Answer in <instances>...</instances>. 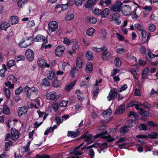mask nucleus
Here are the masks:
<instances>
[{
  "mask_svg": "<svg viewBox=\"0 0 158 158\" xmlns=\"http://www.w3.org/2000/svg\"><path fill=\"white\" fill-rule=\"evenodd\" d=\"M33 36L26 37L22 40V42H20V47L26 48L30 46L34 42Z\"/></svg>",
  "mask_w": 158,
  "mask_h": 158,
  "instance_id": "obj_1",
  "label": "nucleus"
},
{
  "mask_svg": "<svg viewBox=\"0 0 158 158\" xmlns=\"http://www.w3.org/2000/svg\"><path fill=\"white\" fill-rule=\"evenodd\" d=\"M122 6L123 3L120 1H117L116 2L115 4L112 6L110 8V9L114 12H120L121 11Z\"/></svg>",
  "mask_w": 158,
  "mask_h": 158,
  "instance_id": "obj_2",
  "label": "nucleus"
},
{
  "mask_svg": "<svg viewBox=\"0 0 158 158\" xmlns=\"http://www.w3.org/2000/svg\"><path fill=\"white\" fill-rule=\"evenodd\" d=\"M25 55L27 59L29 61H32L34 59V53L30 49H28L25 52Z\"/></svg>",
  "mask_w": 158,
  "mask_h": 158,
  "instance_id": "obj_3",
  "label": "nucleus"
},
{
  "mask_svg": "<svg viewBox=\"0 0 158 158\" xmlns=\"http://www.w3.org/2000/svg\"><path fill=\"white\" fill-rule=\"evenodd\" d=\"M59 98V97L56 95V93L55 92H50L48 93L46 96V98L48 100H51V101H54L57 100Z\"/></svg>",
  "mask_w": 158,
  "mask_h": 158,
  "instance_id": "obj_4",
  "label": "nucleus"
},
{
  "mask_svg": "<svg viewBox=\"0 0 158 158\" xmlns=\"http://www.w3.org/2000/svg\"><path fill=\"white\" fill-rule=\"evenodd\" d=\"M118 92L116 88H114L113 90L111 89L109 95L107 97L108 100L110 101L113 100L114 98H116Z\"/></svg>",
  "mask_w": 158,
  "mask_h": 158,
  "instance_id": "obj_5",
  "label": "nucleus"
},
{
  "mask_svg": "<svg viewBox=\"0 0 158 158\" xmlns=\"http://www.w3.org/2000/svg\"><path fill=\"white\" fill-rule=\"evenodd\" d=\"M57 23L56 21L50 22L48 25V28L49 31L51 32L54 31L58 28Z\"/></svg>",
  "mask_w": 158,
  "mask_h": 158,
  "instance_id": "obj_6",
  "label": "nucleus"
},
{
  "mask_svg": "<svg viewBox=\"0 0 158 158\" xmlns=\"http://www.w3.org/2000/svg\"><path fill=\"white\" fill-rule=\"evenodd\" d=\"M34 40L36 42H43L42 47L44 46V44H46L48 42V40L45 39V37L40 34L37 35L35 38Z\"/></svg>",
  "mask_w": 158,
  "mask_h": 158,
  "instance_id": "obj_7",
  "label": "nucleus"
},
{
  "mask_svg": "<svg viewBox=\"0 0 158 158\" xmlns=\"http://www.w3.org/2000/svg\"><path fill=\"white\" fill-rule=\"evenodd\" d=\"M150 33L148 35L147 31L145 30H143L141 31L142 40L144 43L148 42L150 38Z\"/></svg>",
  "mask_w": 158,
  "mask_h": 158,
  "instance_id": "obj_8",
  "label": "nucleus"
},
{
  "mask_svg": "<svg viewBox=\"0 0 158 158\" xmlns=\"http://www.w3.org/2000/svg\"><path fill=\"white\" fill-rule=\"evenodd\" d=\"M64 47L63 46H58L55 50V53L56 56H61L64 52Z\"/></svg>",
  "mask_w": 158,
  "mask_h": 158,
  "instance_id": "obj_9",
  "label": "nucleus"
},
{
  "mask_svg": "<svg viewBox=\"0 0 158 158\" xmlns=\"http://www.w3.org/2000/svg\"><path fill=\"white\" fill-rule=\"evenodd\" d=\"M122 11L125 15H128L131 12V7L128 5H125L122 7Z\"/></svg>",
  "mask_w": 158,
  "mask_h": 158,
  "instance_id": "obj_10",
  "label": "nucleus"
},
{
  "mask_svg": "<svg viewBox=\"0 0 158 158\" xmlns=\"http://www.w3.org/2000/svg\"><path fill=\"white\" fill-rule=\"evenodd\" d=\"M102 59L103 60H107L111 57V53L108 52L107 48H106L102 53Z\"/></svg>",
  "mask_w": 158,
  "mask_h": 158,
  "instance_id": "obj_11",
  "label": "nucleus"
},
{
  "mask_svg": "<svg viewBox=\"0 0 158 158\" xmlns=\"http://www.w3.org/2000/svg\"><path fill=\"white\" fill-rule=\"evenodd\" d=\"M80 134V132L78 129L74 131H68V136L69 137L75 138L79 136Z\"/></svg>",
  "mask_w": 158,
  "mask_h": 158,
  "instance_id": "obj_12",
  "label": "nucleus"
},
{
  "mask_svg": "<svg viewBox=\"0 0 158 158\" xmlns=\"http://www.w3.org/2000/svg\"><path fill=\"white\" fill-rule=\"evenodd\" d=\"M19 132L15 128H12L11 129V138L13 140H15L19 138Z\"/></svg>",
  "mask_w": 158,
  "mask_h": 158,
  "instance_id": "obj_13",
  "label": "nucleus"
},
{
  "mask_svg": "<svg viewBox=\"0 0 158 158\" xmlns=\"http://www.w3.org/2000/svg\"><path fill=\"white\" fill-rule=\"evenodd\" d=\"M125 110V106L124 104L120 105L118 108L116 109L115 112V115H120L123 114Z\"/></svg>",
  "mask_w": 158,
  "mask_h": 158,
  "instance_id": "obj_14",
  "label": "nucleus"
},
{
  "mask_svg": "<svg viewBox=\"0 0 158 158\" xmlns=\"http://www.w3.org/2000/svg\"><path fill=\"white\" fill-rule=\"evenodd\" d=\"M156 57V55L153 54L151 52L148 51L145 55V57L147 60L150 62L152 60L154 59Z\"/></svg>",
  "mask_w": 158,
  "mask_h": 158,
  "instance_id": "obj_15",
  "label": "nucleus"
},
{
  "mask_svg": "<svg viewBox=\"0 0 158 158\" xmlns=\"http://www.w3.org/2000/svg\"><path fill=\"white\" fill-rule=\"evenodd\" d=\"M10 26L9 23L6 22H3L0 25V30L6 31L7 28Z\"/></svg>",
  "mask_w": 158,
  "mask_h": 158,
  "instance_id": "obj_16",
  "label": "nucleus"
},
{
  "mask_svg": "<svg viewBox=\"0 0 158 158\" xmlns=\"http://www.w3.org/2000/svg\"><path fill=\"white\" fill-rule=\"evenodd\" d=\"M97 3L96 0L93 1V0H89L86 2L85 4V7L86 8L89 7L91 8Z\"/></svg>",
  "mask_w": 158,
  "mask_h": 158,
  "instance_id": "obj_17",
  "label": "nucleus"
},
{
  "mask_svg": "<svg viewBox=\"0 0 158 158\" xmlns=\"http://www.w3.org/2000/svg\"><path fill=\"white\" fill-rule=\"evenodd\" d=\"M60 81L58 80L57 77L54 78L52 83V86L54 88H57L61 86Z\"/></svg>",
  "mask_w": 158,
  "mask_h": 158,
  "instance_id": "obj_18",
  "label": "nucleus"
},
{
  "mask_svg": "<svg viewBox=\"0 0 158 158\" xmlns=\"http://www.w3.org/2000/svg\"><path fill=\"white\" fill-rule=\"evenodd\" d=\"M19 18L15 16H13L10 17V22L11 24L14 25L16 24L19 22Z\"/></svg>",
  "mask_w": 158,
  "mask_h": 158,
  "instance_id": "obj_19",
  "label": "nucleus"
},
{
  "mask_svg": "<svg viewBox=\"0 0 158 158\" xmlns=\"http://www.w3.org/2000/svg\"><path fill=\"white\" fill-rule=\"evenodd\" d=\"M56 75L55 72L54 71H48L47 72V78L49 80H52L53 77H54V78H56Z\"/></svg>",
  "mask_w": 158,
  "mask_h": 158,
  "instance_id": "obj_20",
  "label": "nucleus"
},
{
  "mask_svg": "<svg viewBox=\"0 0 158 158\" xmlns=\"http://www.w3.org/2000/svg\"><path fill=\"white\" fill-rule=\"evenodd\" d=\"M83 135H85V137L84 140L85 142H89L88 144H90L92 143V141H90L92 140V135L91 134L87 135V133H85Z\"/></svg>",
  "mask_w": 158,
  "mask_h": 158,
  "instance_id": "obj_21",
  "label": "nucleus"
},
{
  "mask_svg": "<svg viewBox=\"0 0 158 158\" xmlns=\"http://www.w3.org/2000/svg\"><path fill=\"white\" fill-rule=\"evenodd\" d=\"M138 113L140 115L145 117H148L149 115V112L144 110L143 109H140V111H138Z\"/></svg>",
  "mask_w": 158,
  "mask_h": 158,
  "instance_id": "obj_22",
  "label": "nucleus"
},
{
  "mask_svg": "<svg viewBox=\"0 0 158 158\" xmlns=\"http://www.w3.org/2000/svg\"><path fill=\"white\" fill-rule=\"evenodd\" d=\"M93 64L91 63L86 64L85 69L86 72L88 73H91L93 71Z\"/></svg>",
  "mask_w": 158,
  "mask_h": 158,
  "instance_id": "obj_23",
  "label": "nucleus"
},
{
  "mask_svg": "<svg viewBox=\"0 0 158 158\" xmlns=\"http://www.w3.org/2000/svg\"><path fill=\"white\" fill-rule=\"evenodd\" d=\"M41 85L42 86L46 87L49 86L50 83L47 78H44L42 80L41 82Z\"/></svg>",
  "mask_w": 158,
  "mask_h": 158,
  "instance_id": "obj_24",
  "label": "nucleus"
},
{
  "mask_svg": "<svg viewBox=\"0 0 158 158\" xmlns=\"http://www.w3.org/2000/svg\"><path fill=\"white\" fill-rule=\"evenodd\" d=\"M110 11L108 8L104 9L102 13V17L103 18L107 17L109 15Z\"/></svg>",
  "mask_w": 158,
  "mask_h": 158,
  "instance_id": "obj_25",
  "label": "nucleus"
},
{
  "mask_svg": "<svg viewBox=\"0 0 158 158\" xmlns=\"http://www.w3.org/2000/svg\"><path fill=\"white\" fill-rule=\"evenodd\" d=\"M76 66L77 68L81 69L83 61L82 59L80 57L77 58L76 60Z\"/></svg>",
  "mask_w": 158,
  "mask_h": 158,
  "instance_id": "obj_26",
  "label": "nucleus"
},
{
  "mask_svg": "<svg viewBox=\"0 0 158 158\" xmlns=\"http://www.w3.org/2000/svg\"><path fill=\"white\" fill-rule=\"evenodd\" d=\"M112 111L110 108L103 111L102 114V115L103 117H105L107 115L110 116L111 114Z\"/></svg>",
  "mask_w": 158,
  "mask_h": 158,
  "instance_id": "obj_27",
  "label": "nucleus"
},
{
  "mask_svg": "<svg viewBox=\"0 0 158 158\" xmlns=\"http://www.w3.org/2000/svg\"><path fill=\"white\" fill-rule=\"evenodd\" d=\"M28 109L27 106L20 107V117L23 115L26 114L27 112Z\"/></svg>",
  "mask_w": 158,
  "mask_h": 158,
  "instance_id": "obj_28",
  "label": "nucleus"
},
{
  "mask_svg": "<svg viewBox=\"0 0 158 158\" xmlns=\"http://www.w3.org/2000/svg\"><path fill=\"white\" fill-rule=\"evenodd\" d=\"M46 61V60L44 59L39 58L37 61V63L38 64L40 67L44 68Z\"/></svg>",
  "mask_w": 158,
  "mask_h": 158,
  "instance_id": "obj_29",
  "label": "nucleus"
},
{
  "mask_svg": "<svg viewBox=\"0 0 158 158\" xmlns=\"http://www.w3.org/2000/svg\"><path fill=\"white\" fill-rule=\"evenodd\" d=\"M86 56L88 60H91L93 59V53L90 51H88L87 52Z\"/></svg>",
  "mask_w": 158,
  "mask_h": 158,
  "instance_id": "obj_30",
  "label": "nucleus"
},
{
  "mask_svg": "<svg viewBox=\"0 0 158 158\" xmlns=\"http://www.w3.org/2000/svg\"><path fill=\"white\" fill-rule=\"evenodd\" d=\"M136 121L133 119H131L128 122V125L127 126L129 128H131L134 126L136 124Z\"/></svg>",
  "mask_w": 158,
  "mask_h": 158,
  "instance_id": "obj_31",
  "label": "nucleus"
},
{
  "mask_svg": "<svg viewBox=\"0 0 158 158\" xmlns=\"http://www.w3.org/2000/svg\"><path fill=\"white\" fill-rule=\"evenodd\" d=\"M24 91L27 92V95L28 98H30L31 95L33 93L32 91L28 86H26L24 89Z\"/></svg>",
  "mask_w": 158,
  "mask_h": 158,
  "instance_id": "obj_32",
  "label": "nucleus"
},
{
  "mask_svg": "<svg viewBox=\"0 0 158 158\" xmlns=\"http://www.w3.org/2000/svg\"><path fill=\"white\" fill-rule=\"evenodd\" d=\"M15 61L13 60H9L7 63V66L8 69H10L11 67L15 65Z\"/></svg>",
  "mask_w": 158,
  "mask_h": 158,
  "instance_id": "obj_33",
  "label": "nucleus"
},
{
  "mask_svg": "<svg viewBox=\"0 0 158 158\" xmlns=\"http://www.w3.org/2000/svg\"><path fill=\"white\" fill-rule=\"evenodd\" d=\"M138 129L140 131L142 130L146 131L148 130L146 125L144 123H141L138 126Z\"/></svg>",
  "mask_w": 158,
  "mask_h": 158,
  "instance_id": "obj_34",
  "label": "nucleus"
},
{
  "mask_svg": "<svg viewBox=\"0 0 158 158\" xmlns=\"http://www.w3.org/2000/svg\"><path fill=\"white\" fill-rule=\"evenodd\" d=\"M114 64L117 67H119L122 64L121 60L118 57H117L114 59Z\"/></svg>",
  "mask_w": 158,
  "mask_h": 158,
  "instance_id": "obj_35",
  "label": "nucleus"
},
{
  "mask_svg": "<svg viewBox=\"0 0 158 158\" xmlns=\"http://www.w3.org/2000/svg\"><path fill=\"white\" fill-rule=\"evenodd\" d=\"M133 116L135 118V120H137L139 119V118L138 115L135 112L132 111H131L130 112L129 114L128 115V116L129 117H131V116Z\"/></svg>",
  "mask_w": 158,
  "mask_h": 158,
  "instance_id": "obj_36",
  "label": "nucleus"
},
{
  "mask_svg": "<svg viewBox=\"0 0 158 158\" xmlns=\"http://www.w3.org/2000/svg\"><path fill=\"white\" fill-rule=\"evenodd\" d=\"M151 134H149L148 135V138L151 139H157L158 137V133L155 132H152Z\"/></svg>",
  "mask_w": 158,
  "mask_h": 158,
  "instance_id": "obj_37",
  "label": "nucleus"
},
{
  "mask_svg": "<svg viewBox=\"0 0 158 158\" xmlns=\"http://www.w3.org/2000/svg\"><path fill=\"white\" fill-rule=\"evenodd\" d=\"M36 158H51L49 155L45 153L42 155L37 154L36 155Z\"/></svg>",
  "mask_w": 158,
  "mask_h": 158,
  "instance_id": "obj_38",
  "label": "nucleus"
},
{
  "mask_svg": "<svg viewBox=\"0 0 158 158\" xmlns=\"http://www.w3.org/2000/svg\"><path fill=\"white\" fill-rule=\"evenodd\" d=\"M3 68L0 69V76L1 77H4L5 75V71L6 70V66L5 65H2Z\"/></svg>",
  "mask_w": 158,
  "mask_h": 158,
  "instance_id": "obj_39",
  "label": "nucleus"
},
{
  "mask_svg": "<svg viewBox=\"0 0 158 158\" xmlns=\"http://www.w3.org/2000/svg\"><path fill=\"white\" fill-rule=\"evenodd\" d=\"M78 71V69H77L76 67H73L71 70L70 74L72 75L73 77H75V74L77 73Z\"/></svg>",
  "mask_w": 158,
  "mask_h": 158,
  "instance_id": "obj_40",
  "label": "nucleus"
},
{
  "mask_svg": "<svg viewBox=\"0 0 158 158\" xmlns=\"http://www.w3.org/2000/svg\"><path fill=\"white\" fill-rule=\"evenodd\" d=\"M139 51L142 55H145L147 52L145 47L144 46H141L139 49Z\"/></svg>",
  "mask_w": 158,
  "mask_h": 158,
  "instance_id": "obj_41",
  "label": "nucleus"
},
{
  "mask_svg": "<svg viewBox=\"0 0 158 158\" xmlns=\"http://www.w3.org/2000/svg\"><path fill=\"white\" fill-rule=\"evenodd\" d=\"M3 112L6 114L8 115L10 112V110L8 107L6 105L3 106Z\"/></svg>",
  "mask_w": 158,
  "mask_h": 158,
  "instance_id": "obj_42",
  "label": "nucleus"
},
{
  "mask_svg": "<svg viewBox=\"0 0 158 158\" xmlns=\"http://www.w3.org/2000/svg\"><path fill=\"white\" fill-rule=\"evenodd\" d=\"M129 127L127 126H124L121 127L120 129V132L121 133H125L129 131Z\"/></svg>",
  "mask_w": 158,
  "mask_h": 158,
  "instance_id": "obj_43",
  "label": "nucleus"
},
{
  "mask_svg": "<svg viewBox=\"0 0 158 158\" xmlns=\"http://www.w3.org/2000/svg\"><path fill=\"white\" fill-rule=\"evenodd\" d=\"M137 102L135 100H132L130 102L128 103L126 105V107L127 108L130 107H133L135 103Z\"/></svg>",
  "mask_w": 158,
  "mask_h": 158,
  "instance_id": "obj_44",
  "label": "nucleus"
},
{
  "mask_svg": "<svg viewBox=\"0 0 158 158\" xmlns=\"http://www.w3.org/2000/svg\"><path fill=\"white\" fill-rule=\"evenodd\" d=\"M75 84V82H72L66 86L65 89L68 91H69L71 90L73 87L74 86Z\"/></svg>",
  "mask_w": 158,
  "mask_h": 158,
  "instance_id": "obj_45",
  "label": "nucleus"
},
{
  "mask_svg": "<svg viewBox=\"0 0 158 158\" xmlns=\"http://www.w3.org/2000/svg\"><path fill=\"white\" fill-rule=\"evenodd\" d=\"M8 80L9 81L12 83H16L17 81V79L13 75H10L8 78Z\"/></svg>",
  "mask_w": 158,
  "mask_h": 158,
  "instance_id": "obj_46",
  "label": "nucleus"
},
{
  "mask_svg": "<svg viewBox=\"0 0 158 158\" xmlns=\"http://www.w3.org/2000/svg\"><path fill=\"white\" fill-rule=\"evenodd\" d=\"M156 29V26L153 23H151L150 24L148 27V30L151 32H153Z\"/></svg>",
  "mask_w": 158,
  "mask_h": 158,
  "instance_id": "obj_47",
  "label": "nucleus"
},
{
  "mask_svg": "<svg viewBox=\"0 0 158 158\" xmlns=\"http://www.w3.org/2000/svg\"><path fill=\"white\" fill-rule=\"evenodd\" d=\"M95 31V30L93 28H89L87 31V34L89 36H92Z\"/></svg>",
  "mask_w": 158,
  "mask_h": 158,
  "instance_id": "obj_48",
  "label": "nucleus"
},
{
  "mask_svg": "<svg viewBox=\"0 0 158 158\" xmlns=\"http://www.w3.org/2000/svg\"><path fill=\"white\" fill-rule=\"evenodd\" d=\"M93 12L94 14L97 15H102V11L101 9L96 8L94 9V10L93 11Z\"/></svg>",
  "mask_w": 158,
  "mask_h": 158,
  "instance_id": "obj_49",
  "label": "nucleus"
},
{
  "mask_svg": "<svg viewBox=\"0 0 158 158\" xmlns=\"http://www.w3.org/2000/svg\"><path fill=\"white\" fill-rule=\"evenodd\" d=\"M97 21L96 18L94 17H90L87 22L90 23L95 24Z\"/></svg>",
  "mask_w": 158,
  "mask_h": 158,
  "instance_id": "obj_50",
  "label": "nucleus"
},
{
  "mask_svg": "<svg viewBox=\"0 0 158 158\" xmlns=\"http://www.w3.org/2000/svg\"><path fill=\"white\" fill-rule=\"evenodd\" d=\"M134 26L136 29L139 31H141L143 30V26L139 23H136L135 24Z\"/></svg>",
  "mask_w": 158,
  "mask_h": 158,
  "instance_id": "obj_51",
  "label": "nucleus"
},
{
  "mask_svg": "<svg viewBox=\"0 0 158 158\" xmlns=\"http://www.w3.org/2000/svg\"><path fill=\"white\" fill-rule=\"evenodd\" d=\"M106 136H105L103 133L102 132L97 134L94 136V139H96L100 137V138L105 139H106Z\"/></svg>",
  "mask_w": 158,
  "mask_h": 158,
  "instance_id": "obj_52",
  "label": "nucleus"
},
{
  "mask_svg": "<svg viewBox=\"0 0 158 158\" xmlns=\"http://www.w3.org/2000/svg\"><path fill=\"white\" fill-rule=\"evenodd\" d=\"M108 147V143L106 142H104L100 146H99V149H101V151H102L105 148H107Z\"/></svg>",
  "mask_w": 158,
  "mask_h": 158,
  "instance_id": "obj_53",
  "label": "nucleus"
},
{
  "mask_svg": "<svg viewBox=\"0 0 158 158\" xmlns=\"http://www.w3.org/2000/svg\"><path fill=\"white\" fill-rule=\"evenodd\" d=\"M68 102L67 100H63L60 102V106L61 107H64L67 106Z\"/></svg>",
  "mask_w": 158,
  "mask_h": 158,
  "instance_id": "obj_54",
  "label": "nucleus"
},
{
  "mask_svg": "<svg viewBox=\"0 0 158 158\" xmlns=\"http://www.w3.org/2000/svg\"><path fill=\"white\" fill-rule=\"evenodd\" d=\"M106 137V141L108 142H112L115 139L114 138H112L110 135H108Z\"/></svg>",
  "mask_w": 158,
  "mask_h": 158,
  "instance_id": "obj_55",
  "label": "nucleus"
},
{
  "mask_svg": "<svg viewBox=\"0 0 158 158\" xmlns=\"http://www.w3.org/2000/svg\"><path fill=\"white\" fill-rule=\"evenodd\" d=\"M147 123L149 126L151 127H156L158 126L157 124L155 123L152 121H148Z\"/></svg>",
  "mask_w": 158,
  "mask_h": 158,
  "instance_id": "obj_56",
  "label": "nucleus"
},
{
  "mask_svg": "<svg viewBox=\"0 0 158 158\" xmlns=\"http://www.w3.org/2000/svg\"><path fill=\"white\" fill-rule=\"evenodd\" d=\"M74 17V15L73 14H71L69 15L66 16L65 17V19L68 21L70 20L73 19Z\"/></svg>",
  "mask_w": 158,
  "mask_h": 158,
  "instance_id": "obj_57",
  "label": "nucleus"
},
{
  "mask_svg": "<svg viewBox=\"0 0 158 158\" xmlns=\"http://www.w3.org/2000/svg\"><path fill=\"white\" fill-rule=\"evenodd\" d=\"M55 120L56 122V123L57 125L62 123L63 121V120H61L60 117L58 116H57L55 117Z\"/></svg>",
  "mask_w": 158,
  "mask_h": 158,
  "instance_id": "obj_58",
  "label": "nucleus"
},
{
  "mask_svg": "<svg viewBox=\"0 0 158 158\" xmlns=\"http://www.w3.org/2000/svg\"><path fill=\"white\" fill-rule=\"evenodd\" d=\"M134 95L136 96H140L141 94L140 89H135Z\"/></svg>",
  "mask_w": 158,
  "mask_h": 158,
  "instance_id": "obj_59",
  "label": "nucleus"
},
{
  "mask_svg": "<svg viewBox=\"0 0 158 158\" xmlns=\"http://www.w3.org/2000/svg\"><path fill=\"white\" fill-rule=\"evenodd\" d=\"M12 143L11 141H9V142L6 143L5 144V150L6 151H7L8 148L12 146Z\"/></svg>",
  "mask_w": 158,
  "mask_h": 158,
  "instance_id": "obj_60",
  "label": "nucleus"
},
{
  "mask_svg": "<svg viewBox=\"0 0 158 158\" xmlns=\"http://www.w3.org/2000/svg\"><path fill=\"white\" fill-rule=\"evenodd\" d=\"M5 85L7 87H8L10 89L13 88L14 87V84H11V82L9 81L8 82H6Z\"/></svg>",
  "mask_w": 158,
  "mask_h": 158,
  "instance_id": "obj_61",
  "label": "nucleus"
},
{
  "mask_svg": "<svg viewBox=\"0 0 158 158\" xmlns=\"http://www.w3.org/2000/svg\"><path fill=\"white\" fill-rule=\"evenodd\" d=\"M69 5L68 3H66L64 4L61 5V10L64 11L68 9Z\"/></svg>",
  "mask_w": 158,
  "mask_h": 158,
  "instance_id": "obj_62",
  "label": "nucleus"
},
{
  "mask_svg": "<svg viewBox=\"0 0 158 158\" xmlns=\"http://www.w3.org/2000/svg\"><path fill=\"white\" fill-rule=\"evenodd\" d=\"M94 152L93 149H90L89 155L91 158H94Z\"/></svg>",
  "mask_w": 158,
  "mask_h": 158,
  "instance_id": "obj_63",
  "label": "nucleus"
},
{
  "mask_svg": "<svg viewBox=\"0 0 158 158\" xmlns=\"http://www.w3.org/2000/svg\"><path fill=\"white\" fill-rule=\"evenodd\" d=\"M120 71L119 70L115 69H113L111 73V75L112 76H113L116 75L117 73H119Z\"/></svg>",
  "mask_w": 158,
  "mask_h": 158,
  "instance_id": "obj_64",
  "label": "nucleus"
}]
</instances>
